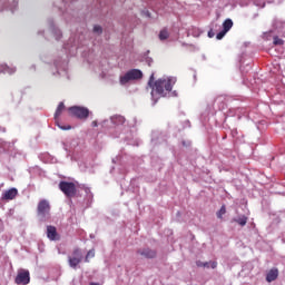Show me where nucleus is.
<instances>
[{
    "instance_id": "5701e85b",
    "label": "nucleus",
    "mask_w": 285,
    "mask_h": 285,
    "mask_svg": "<svg viewBox=\"0 0 285 285\" xmlns=\"http://www.w3.org/2000/svg\"><path fill=\"white\" fill-rule=\"evenodd\" d=\"M57 125H58V128H60V130H72V127L70 125L61 126V125H59V122H57Z\"/></svg>"
},
{
    "instance_id": "20e7f679",
    "label": "nucleus",
    "mask_w": 285,
    "mask_h": 285,
    "mask_svg": "<svg viewBox=\"0 0 285 285\" xmlns=\"http://www.w3.org/2000/svg\"><path fill=\"white\" fill-rule=\"evenodd\" d=\"M68 110L71 117H76L77 119H88V117L90 116V110L86 107L73 106L70 107Z\"/></svg>"
},
{
    "instance_id": "9b49d317",
    "label": "nucleus",
    "mask_w": 285,
    "mask_h": 285,
    "mask_svg": "<svg viewBox=\"0 0 285 285\" xmlns=\"http://www.w3.org/2000/svg\"><path fill=\"white\" fill-rule=\"evenodd\" d=\"M63 110H66V105L63 102H60L56 109L55 119H59V117H61V112H63Z\"/></svg>"
},
{
    "instance_id": "6ab92c4d",
    "label": "nucleus",
    "mask_w": 285,
    "mask_h": 285,
    "mask_svg": "<svg viewBox=\"0 0 285 285\" xmlns=\"http://www.w3.org/2000/svg\"><path fill=\"white\" fill-rule=\"evenodd\" d=\"M274 46H284V40L279 37H274Z\"/></svg>"
},
{
    "instance_id": "a878e982",
    "label": "nucleus",
    "mask_w": 285,
    "mask_h": 285,
    "mask_svg": "<svg viewBox=\"0 0 285 285\" xmlns=\"http://www.w3.org/2000/svg\"><path fill=\"white\" fill-rule=\"evenodd\" d=\"M203 268H210V262L209 263L208 262L204 263Z\"/></svg>"
},
{
    "instance_id": "b1692460",
    "label": "nucleus",
    "mask_w": 285,
    "mask_h": 285,
    "mask_svg": "<svg viewBox=\"0 0 285 285\" xmlns=\"http://www.w3.org/2000/svg\"><path fill=\"white\" fill-rule=\"evenodd\" d=\"M210 268H217V262H209Z\"/></svg>"
},
{
    "instance_id": "6e6552de",
    "label": "nucleus",
    "mask_w": 285,
    "mask_h": 285,
    "mask_svg": "<svg viewBox=\"0 0 285 285\" xmlns=\"http://www.w3.org/2000/svg\"><path fill=\"white\" fill-rule=\"evenodd\" d=\"M47 237L51 242H57L59 239V234L57 233V227L49 225L47 226Z\"/></svg>"
},
{
    "instance_id": "a211bd4d",
    "label": "nucleus",
    "mask_w": 285,
    "mask_h": 285,
    "mask_svg": "<svg viewBox=\"0 0 285 285\" xmlns=\"http://www.w3.org/2000/svg\"><path fill=\"white\" fill-rule=\"evenodd\" d=\"M224 215H226V205H223L220 207L219 212L217 213L218 219H222V217H224Z\"/></svg>"
},
{
    "instance_id": "4468645a",
    "label": "nucleus",
    "mask_w": 285,
    "mask_h": 285,
    "mask_svg": "<svg viewBox=\"0 0 285 285\" xmlns=\"http://www.w3.org/2000/svg\"><path fill=\"white\" fill-rule=\"evenodd\" d=\"M230 28H233V20L232 19H226L224 22H223V30L225 32H228L230 30Z\"/></svg>"
},
{
    "instance_id": "f03ea898",
    "label": "nucleus",
    "mask_w": 285,
    "mask_h": 285,
    "mask_svg": "<svg viewBox=\"0 0 285 285\" xmlns=\"http://www.w3.org/2000/svg\"><path fill=\"white\" fill-rule=\"evenodd\" d=\"M144 72L139 69H131L127 71L124 76H120V85L126 86L129 81H137V79H142Z\"/></svg>"
},
{
    "instance_id": "4be33fe9",
    "label": "nucleus",
    "mask_w": 285,
    "mask_h": 285,
    "mask_svg": "<svg viewBox=\"0 0 285 285\" xmlns=\"http://www.w3.org/2000/svg\"><path fill=\"white\" fill-rule=\"evenodd\" d=\"M94 32H97V35H101V32H104V29H101V26L96 24L94 27Z\"/></svg>"
},
{
    "instance_id": "f257e3e1",
    "label": "nucleus",
    "mask_w": 285,
    "mask_h": 285,
    "mask_svg": "<svg viewBox=\"0 0 285 285\" xmlns=\"http://www.w3.org/2000/svg\"><path fill=\"white\" fill-rule=\"evenodd\" d=\"M148 86L151 89V97H155V95H159V97H166V92H170V90H173L175 80L169 78L158 79L155 81V73H151L148 80Z\"/></svg>"
},
{
    "instance_id": "393cba45",
    "label": "nucleus",
    "mask_w": 285,
    "mask_h": 285,
    "mask_svg": "<svg viewBox=\"0 0 285 285\" xmlns=\"http://www.w3.org/2000/svg\"><path fill=\"white\" fill-rule=\"evenodd\" d=\"M196 265H197L198 267H200V268H204V263L200 262V261H197V262H196Z\"/></svg>"
},
{
    "instance_id": "0eeeda50",
    "label": "nucleus",
    "mask_w": 285,
    "mask_h": 285,
    "mask_svg": "<svg viewBox=\"0 0 285 285\" xmlns=\"http://www.w3.org/2000/svg\"><path fill=\"white\" fill-rule=\"evenodd\" d=\"M137 254L141 255V257H145L146 259H155V257H157V250L148 247L138 249Z\"/></svg>"
},
{
    "instance_id": "f3484780",
    "label": "nucleus",
    "mask_w": 285,
    "mask_h": 285,
    "mask_svg": "<svg viewBox=\"0 0 285 285\" xmlns=\"http://www.w3.org/2000/svg\"><path fill=\"white\" fill-rule=\"evenodd\" d=\"M92 257H95V249H90V250L87 253V255H86V257H85V262H86V263L90 262V259H92Z\"/></svg>"
},
{
    "instance_id": "2eb2a0df",
    "label": "nucleus",
    "mask_w": 285,
    "mask_h": 285,
    "mask_svg": "<svg viewBox=\"0 0 285 285\" xmlns=\"http://www.w3.org/2000/svg\"><path fill=\"white\" fill-rule=\"evenodd\" d=\"M159 39L160 41H166V39H168L170 37V33L168 32V29H163L159 32Z\"/></svg>"
},
{
    "instance_id": "ddd939ff",
    "label": "nucleus",
    "mask_w": 285,
    "mask_h": 285,
    "mask_svg": "<svg viewBox=\"0 0 285 285\" xmlns=\"http://www.w3.org/2000/svg\"><path fill=\"white\" fill-rule=\"evenodd\" d=\"M234 222L239 226H246V224H248V217L243 215L239 218H234Z\"/></svg>"
},
{
    "instance_id": "aec40b11",
    "label": "nucleus",
    "mask_w": 285,
    "mask_h": 285,
    "mask_svg": "<svg viewBox=\"0 0 285 285\" xmlns=\"http://www.w3.org/2000/svg\"><path fill=\"white\" fill-rule=\"evenodd\" d=\"M227 32H228V31H225V30L223 29L220 32L217 33L216 39H218V40L224 39V37H226V33H227Z\"/></svg>"
},
{
    "instance_id": "39448f33",
    "label": "nucleus",
    "mask_w": 285,
    "mask_h": 285,
    "mask_svg": "<svg viewBox=\"0 0 285 285\" xmlns=\"http://www.w3.org/2000/svg\"><path fill=\"white\" fill-rule=\"evenodd\" d=\"M59 189L66 197H75V195H77V186L75 183L60 181Z\"/></svg>"
},
{
    "instance_id": "7ed1b4c3",
    "label": "nucleus",
    "mask_w": 285,
    "mask_h": 285,
    "mask_svg": "<svg viewBox=\"0 0 285 285\" xmlns=\"http://www.w3.org/2000/svg\"><path fill=\"white\" fill-rule=\"evenodd\" d=\"M37 213L41 222L50 219V203L46 199L40 200L38 203Z\"/></svg>"
},
{
    "instance_id": "dca6fc26",
    "label": "nucleus",
    "mask_w": 285,
    "mask_h": 285,
    "mask_svg": "<svg viewBox=\"0 0 285 285\" xmlns=\"http://www.w3.org/2000/svg\"><path fill=\"white\" fill-rule=\"evenodd\" d=\"M72 257H76L78 259H83V255L81 254V249H79V248L73 249Z\"/></svg>"
},
{
    "instance_id": "9d476101",
    "label": "nucleus",
    "mask_w": 285,
    "mask_h": 285,
    "mask_svg": "<svg viewBox=\"0 0 285 285\" xmlns=\"http://www.w3.org/2000/svg\"><path fill=\"white\" fill-rule=\"evenodd\" d=\"M17 195H19V191L17 190V188H11L9 190H6L2 194V199H6V200L14 199Z\"/></svg>"
},
{
    "instance_id": "f8f14e48",
    "label": "nucleus",
    "mask_w": 285,
    "mask_h": 285,
    "mask_svg": "<svg viewBox=\"0 0 285 285\" xmlns=\"http://www.w3.org/2000/svg\"><path fill=\"white\" fill-rule=\"evenodd\" d=\"M79 264H81V258L69 257V266L71 268H77V266H79Z\"/></svg>"
},
{
    "instance_id": "412c9836",
    "label": "nucleus",
    "mask_w": 285,
    "mask_h": 285,
    "mask_svg": "<svg viewBox=\"0 0 285 285\" xmlns=\"http://www.w3.org/2000/svg\"><path fill=\"white\" fill-rule=\"evenodd\" d=\"M115 121L116 124H126V118L122 116H117Z\"/></svg>"
},
{
    "instance_id": "bb28decb",
    "label": "nucleus",
    "mask_w": 285,
    "mask_h": 285,
    "mask_svg": "<svg viewBox=\"0 0 285 285\" xmlns=\"http://www.w3.org/2000/svg\"><path fill=\"white\" fill-rule=\"evenodd\" d=\"M208 37H209L210 39H213V37H215V33L213 32V30L208 31Z\"/></svg>"
},
{
    "instance_id": "1a4fd4ad",
    "label": "nucleus",
    "mask_w": 285,
    "mask_h": 285,
    "mask_svg": "<svg viewBox=\"0 0 285 285\" xmlns=\"http://www.w3.org/2000/svg\"><path fill=\"white\" fill-rule=\"evenodd\" d=\"M277 277H279V269H277V267H273L267 272L266 282L271 284V282H275Z\"/></svg>"
},
{
    "instance_id": "cd10ccee",
    "label": "nucleus",
    "mask_w": 285,
    "mask_h": 285,
    "mask_svg": "<svg viewBox=\"0 0 285 285\" xmlns=\"http://www.w3.org/2000/svg\"><path fill=\"white\" fill-rule=\"evenodd\" d=\"M91 126L94 127V128H97V120H94L92 122H91Z\"/></svg>"
},
{
    "instance_id": "423d86ee",
    "label": "nucleus",
    "mask_w": 285,
    "mask_h": 285,
    "mask_svg": "<svg viewBox=\"0 0 285 285\" xmlns=\"http://www.w3.org/2000/svg\"><path fill=\"white\" fill-rule=\"evenodd\" d=\"M14 284L17 285H28L30 284V271L28 269H19L18 274L14 278Z\"/></svg>"
}]
</instances>
